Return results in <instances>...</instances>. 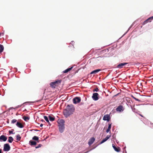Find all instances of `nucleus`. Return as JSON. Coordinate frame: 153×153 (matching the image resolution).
<instances>
[{
  "instance_id": "nucleus-9",
  "label": "nucleus",
  "mask_w": 153,
  "mask_h": 153,
  "mask_svg": "<svg viewBox=\"0 0 153 153\" xmlns=\"http://www.w3.org/2000/svg\"><path fill=\"white\" fill-rule=\"evenodd\" d=\"M128 64V63H120L117 65V67L120 68H123L124 66L125 65H126L127 64Z\"/></svg>"
},
{
  "instance_id": "nucleus-26",
  "label": "nucleus",
  "mask_w": 153,
  "mask_h": 153,
  "mask_svg": "<svg viewBox=\"0 0 153 153\" xmlns=\"http://www.w3.org/2000/svg\"><path fill=\"white\" fill-rule=\"evenodd\" d=\"M16 140L18 141H20L21 138L19 134H18L16 136Z\"/></svg>"
},
{
  "instance_id": "nucleus-39",
  "label": "nucleus",
  "mask_w": 153,
  "mask_h": 153,
  "mask_svg": "<svg viewBox=\"0 0 153 153\" xmlns=\"http://www.w3.org/2000/svg\"><path fill=\"white\" fill-rule=\"evenodd\" d=\"M42 121H43V120H42Z\"/></svg>"
},
{
  "instance_id": "nucleus-36",
  "label": "nucleus",
  "mask_w": 153,
  "mask_h": 153,
  "mask_svg": "<svg viewBox=\"0 0 153 153\" xmlns=\"http://www.w3.org/2000/svg\"><path fill=\"white\" fill-rule=\"evenodd\" d=\"M140 115L142 117H143V116L141 114H140Z\"/></svg>"
},
{
  "instance_id": "nucleus-14",
  "label": "nucleus",
  "mask_w": 153,
  "mask_h": 153,
  "mask_svg": "<svg viewBox=\"0 0 153 153\" xmlns=\"http://www.w3.org/2000/svg\"><path fill=\"white\" fill-rule=\"evenodd\" d=\"M111 135H107L106 137L103 140H102L101 141V142H100V144H102L106 141V140H107L109 138L111 137Z\"/></svg>"
},
{
  "instance_id": "nucleus-35",
  "label": "nucleus",
  "mask_w": 153,
  "mask_h": 153,
  "mask_svg": "<svg viewBox=\"0 0 153 153\" xmlns=\"http://www.w3.org/2000/svg\"><path fill=\"white\" fill-rule=\"evenodd\" d=\"M2 152V150L1 149H0V153H1Z\"/></svg>"
},
{
  "instance_id": "nucleus-2",
  "label": "nucleus",
  "mask_w": 153,
  "mask_h": 153,
  "mask_svg": "<svg viewBox=\"0 0 153 153\" xmlns=\"http://www.w3.org/2000/svg\"><path fill=\"white\" fill-rule=\"evenodd\" d=\"M59 129L60 132L62 133L65 129V121L62 119L60 120L58 122Z\"/></svg>"
},
{
  "instance_id": "nucleus-1",
  "label": "nucleus",
  "mask_w": 153,
  "mask_h": 153,
  "mask_svg": "<svg viewBox=\"0 0 153 153\" xmlns=\"http://www.w3.org/2000/svg\"><path fill=\"white\" fill-rule=\"evenodd\" d=\"M74 110V108L73 105H68L63 111L64 115L65 117L67 118L73 113Z\"/></svg>"
},
{
  "instance_id": "nucleus-27",
  "label": "nucleus",
  "mask_w": 153,
  "mask_h": 153,
  "mask_svg": "<svg viewBox=\"0 0 153 153\" xmlns=\"http://www.w3.org/2000/svg\"><path fill=\"white\" fill-rule=\"evenodd\" d=\"M17 120L15 119H13L11 121V123H14L17 122Z\"/></svg>"
},
{
  "instance_id": "nucleus-7",
  "label": "nucleus",
  "mask_w": 153,
  "mask_h": 153,
  "mask_svg": "<svg viewBox=\"0 0 153 153\" xmlns=\"http://www.w3.org/2000/svg\"><path fill=\"white\" fill-rule=\"evenodd\" d=\"M7 137L4 135H2L0 137V141H5L7 140Z\"/></svg>"
},
{
  "instance_id": "nucleus-25",
  "label": "nucleus",
  "mask_w": 153,
  "mask_h": 153,
  "mask_svg": "<svg viewBox=\"0 0 153 153\" xmlns=\"http://www.w3.org/2000/svg\"><path fill=\"white\" fill-rule=\"evenodd\" d=\"M13 138L12 137H10L8 138V141L10 143H11L13 141Z\"/></svg>"
},
{
  "instance_id": "nucleus-20",
  "label": "nucleus",
  "mask_w": 153,
  "mask_h": 153,
  "mask_svg": "<svg viewBox=\"0 0 153 153\" xmlns=\"http://www.w3.org/2000/svg\"><path fill=\"white\" fill-rule=\"evenodd\" d=\"M73 68V67H72L70 68H68L66 69L63 71V72L64 73H67L68 72V71H71L72 69Z\"/></svg>"
},
{
  "instance_id": "nucleus-6",
  "label": "nucleus",
  "mask_w": 153,
  "mask_h": 153,
  "mask_svg": "<svg viewBox=\"0 0 153 153\" xmlns=\"http://www.w3.org/2000/svg\"><path fill=\"white\" fill-rule=\"evenodd\" d=\"M99 94L97 93H95L93 94L92 96V99L94 100H98L99 98L98 96Z\"/></svg>"
},
{
  "instance_id": "nucleus-24",
  "label": "nucleus",
  "mask_w": 153,
  "mask_h": 153,
  "mask_svg": "<svg viewBox=\"0 0 153 153\" xmlns=\"http://www.w3.org/2000/svg\"><path fill=\"white\" fill-rule=\"evenodd\" d=\"M33 140L37 141V142H39V137L36 136H34L32 138Z\"/></svg>"
},
{
  "instance_id": "nucleus-12",
  "label": "nucleus",
  "mask_w": 153,
  "mask_h": 153,
  "mask_svg": "<svg viewBox=\"0 0 153 153\" xmlns=\"http://www.w3.org/2000/svg\"><path fill=\"white\" fill-rule=\"evenodd\" d=\"M123 106L121 105H119L116 109V110L120 112L123 111Z\"/></svg>"
},
{
  "instance_id": "nucleus-5",
  "label": "nucleus",
  "mask_w": 153,
  "mask_h": 153,
  "mask_svg": "<svg viewBox=\"0 0 153 153\" xmlns=\"http://www.w3.org/2000/svg\"><path fill=\"white\" fill-rule=\"evenodd\" d=\"M10 147L8 144L6 143L4 145L3 150L4 151H8L10 150Z\"/></svg>"
},
{
  "instance_id": "nucleus-4",
  "label": "nucleus",
  "mask_w": 153,
  "mask_h": 153,
  "mask_svg": "<svg viewBox=\"0 0 153 153\" xmlns=\"http://www.w3.org/2000/svg\"><path fill=\"white\" fill-rule=\"evenodd\" d=\"M81 101V98L79 97H76L73 98V101L74 103L76 104L79 103Z\"/></svg>"
},
{
  "instance_id": "nucleus-37",
  "label": "nucleus",
  "mask_w": 153,
  "mask_h": 153,
  "mask_svg": "<svg viewBox=\"0 0 153 153\" xmlns=\"http://www.w3.org/2000/svg\"><path fill=\"white\" fill-rule=\"evenodd\" d=\"M129 30V29H128V30H127V32H126V33L125 34H126V33L128 32V30Z\"/></svg>"
},
{
  "instance_id": "nucleus-29",
  "label": "nucleus",
  "mask_w": 153,
  "mask_h": 153,
  "mask_svg": "<svg viewBox=\"0 0 153 153\" xmlns=\"http://www.w3.org/2000/svg\"><path fill=\"white\" fill-rule=\"evenodd\" d=\"M99 89L98 88H96L95 89H94L93 90V91H99Z\"/></svg>"
},
{
  "instance_id": "nucleus-33",
  "label": "nucleus",
  "mask_w": 153,
  "mask_h": 153,
  "mask_svg": "<svg viewBox=\"0 0 153 153\" xmlns=\"http://www.w3.org/2000/svg\"><path fill=\"white\" fill-rule=\"evenodd\" d=\"M43 126V124H41L40 125V127H42V126Z\"/></svg>"
},
{
  "instance_id": "nucleus-11",
  "label": "nucleus",
  "mask_w": 153,
  "mask_h": 153,
  "mask_svg": "<svg viewBox=\"0 0 153 153\" xmlns=\"http://www.w3.org/2000/svg\"><path fill=\"white\" fill-rule=\"evenodd\" d=\"M110 119L109 115L108 114L105 115L103 117V120H107L109 121Z\"/></svg>"
},
{
  "instance_id": "nucleus-10",
  "label": "nucleus",
  "mask_w": 153,
  "mask_h": 153,
  "mask_svg": "<svg viewBox=\"0 0 153 153\" xmlns=\"http://www.w3.org/2000/svg\"><path fill=\"white\" fill-rule=\"evenodd\" d=\"M153 19V16L145 20L143 22V24H145L149 22H151V21Z\"/></svg>"
},
{
  "instance_id": "nucleus-21",
  "label": "nucleus",
  "mask_w": 153,
  "mask_h": 153,
  "mask_svg": "<svg viewBox=\"0 0 153 153\" xmlns=\"http://www.w3.org/2000/svg\"><path fill=\"white\" fill-rule=\"evenodd\" d=\"M4 49V47L1 44H0V54L2 53Z\"/></svg>"
},
{
  "instance_id": "nucleus-3",
  "label": "nucleus",
  "mask_w": 153,
  "mask_h": 153,
  "mask_svg": "<svg viewBox=\"0 0 153 153\" xmlns=\"http://www.w3.org/2000/svg\"><path fill=\"white\" fill-rule=\"evenodd\" d=\"M61 81V80H59L51 82L50 84V86L53 88H55L56 86H58L59 84H60Z\"/></svg>"
},
{
  "instance_id": "nucleus-15",
  "label": "nucleus",
  "mask_w": 153,
  "mask_h": 153,
  "mask_svg": "<svg viewBox=\"0 0 153 153\" xmlns=\"http://www.w3.org/2000/svg\"><path fill=\"white\" fill-rule=\"evenodd\" d=\"M16 125L19 128H22L24 127L23 125L21 123L19 122H17L16 124Z\"/></svg>"
},
{
  "instance_id": "nucleus-34",
  "label": "nucleus",
  "mask_w": 153,
  "mask_h": 153,
  "mask_svg": "<svg viewBox=\"0 0 153 153\" xmlns=\"http://www.w3.org/2000/svg\"><path fill=\"white\" fill-rule=\"evenodd\" d=\"M132 97L135 100V98H136V97H134V96H132Z\"/></svg>"
},
{
  "instance_id": "nucleus-38",
  "label": "nucleus",
  "mask_w": 153,
  "mask_h": 153,
  "mask_svg": "<svg viewBox=\"0 0 153 153\" xmlns=\"http://www.w3.org/2000/svg\"><path fill=\"white\" fill-rule=\"evenodd\" d=\"M131 27H129V28L128 29H130V28H131Z\"/></svg>"
},
{
  "instance_id": "nucleus-23",
  "label": "nucleus",
  "mask_w": 153,
  "mask_h": 153,
  "mask_svg": "<svg viewBox=\"0 0 153 153\" xmlns=\"http://www.w3.org/2000/svg\"><path fill=\"white\" fill-rule=\"evenodd\" d=\"M111 124H109L108 129L106 131L107 133L110 130L111 128Z\"/></svg>"
},
{
  "instance_id": "nucleus-8",
  "label": "nucleus",
  "mask_w": 153,
  "mask_h": 153,
  "mask_svg": "<svg viewBox=\"0 0 153 153\" xmlns=\"http://www.w3.org/2000/svg\"><path fill=\"white\" fill-rule=\"evenodd\" d=\"M95 140V139L94 137L91 138L89 140L88 142V144L90 146L94 142Z\"/></svg>"
},
{
  "instance_id": "nucleus-31",
  "label": "nucleus",
  "mask_w": 153,
  "mask_h": 153,
  "mask_svg": "<svg viewBox=\"0 0 153 153\" xmlns=\"http://www.w3.org/2000/svg\"><path fill=\"white\" fill-rule=\"evenodd\" d=\"M4 32H3L1 33H0V36H3L4 35Z\"/></svg>"
},
{
  "instance_id": "nucleus-28",
  "label": "nucleus",
  "mask_w": 153,
  "mask_h": 153,
  "mask_svg": "<svg viewBox=\"0 0 153 153\" xmlns=\"http://www.w3.org/2000/svg\"><path fill=\"white\" fill-rule=\"evenodd\" d=\"M42 145L41 144H39L37 146H36L35 147L36 149H38L39 148L41 147L42 146Z\"/></svg>"
},
{
  "instance_id": "nucleus-13",
  "label": "nucleus",
  "mask_w": 153,
  "mask_h": 153,
  "mask_svg": "<svg viewBox=\"0 0 153 153\" xmlns=\"http://www.w3.org/2000/svg\"><path fill=\"white\" fill-rule=\"evenodd\" d=\"M112 147L117 152H119L120 151V147H116L115 145L114 144H112Z\"/></svg>"
},
{
  "instance_id": "nucleus-32",
  "label": "nucleus",
  "mask_w": 153,
  "mask_h": 153,
  "mask_svg": "<svg viewBox=\"0 0 153 153\" xmlns=\"http://www.w3.org/2000/svg\"><path fill=\"white\" fill-rule=\"evenodd\" d=\"M135 100L137 101H140V100L138 99H137V98H135Z\"/></svg>"
},
{
  "instance_id": "nucleus-18",
  "label": "nucleus",
  "mask_w": 153,
  "mask_h": 153,
  "mask_svg": "<svg viewBox=\"0 0 153 153\" xmlns=\"http://www.w3.org/2000/svg\"><path fill=\"white\" fill-rule=\"evenodd\" d=\"M48 117L50 120L51 121H54L55 120V117H54L53 116V117H52L51 115H49L48 116Z\"/></svg>"
},
{
  "instance_id": "nucleus-16",
  "label": "nucleus",
  "mask_w": 153,
  "mask_h": 153,
  "mask_svg": "<svg viewBox=\"0 0 153 153\" xmlns=\"http://www.w3.org/2000/svg\"><path fill=\"white\" fill-rule=\"evenodd\" d=\"M29 143L31 146H35L36 144V142L35 141L30 140L29 141Z\"/></svg>"
},
{
  "instance_id": "nucleus-17",
  "label": "nucleus",
  "mask_w": 153,
  "mask_h": 153,
  "mask_svg": "<svg viewBox=\"0 0 153 153\" xmlns=\"http://www.w3.org/2000/svg\"><path fill=\"white\" fill-rule=\"evenodd\" d=\"M101 71V70L100 69L95 70H94L92 71L91 73V74H95L96 73H97L99 72L100 71Z\"/></svg>"
},
{
  "instance_id": "nucleus-22",
  "label": "nucleus",
  "mask_w": 153,
  "mask_h": 153,
  "mask_svg": "<svg viewBox=\"0 0 153 153\" xmlns=\"http://www.w3.org/2000/svg\"><path fill=\"white\" fill-rule=\"evenodd\" d=\"M30 118L29 117L24 116L23 117V119L26 121H27L28 120L30 119Z\"/></svg>"
},
{
  "instance_id": "nucleus-30",
  "label": "nucleus",
  "mask_w": 153,
  "mask_h": 153,
  "mask_svg": "<svg viewBox=\"0 0 153 153\" xmlns=\"http://www.w3.org/2000/svg\"><path fill=\"white\" fill-rule=\"evenodd\" d=\"M14 131V129H12L11 131H10V130L9 131V132L10 134H13L14 133H13V131Z\"/></svg>"
},
{
  "instance_id": "nucleus-19",
  "label": "nucleus",
  "mask_w": 153,
  "mask_h": 153,
  "mask_svg": "<svg viewBox=\"0 0 153 153\" xmlns=\"http://www.w3.org/2000/svg\"><path fill=\"white\" fill-rule=\"evenodd\" d=\"M44 119L46 121V122L48 123V124L50 125H51L48 119V118L46 116H45L44 117Z\"/></svg>"
}]
</instances>
